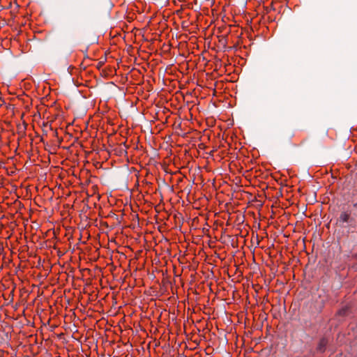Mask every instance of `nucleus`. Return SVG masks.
<instances>
[{
    "instance_id": "1",
    "label": "nucleus",
    "mask_w": 357,
    "mask_h": 357,
    "mask_svg": "<svg viewBox=\"0 0 357 357\" xmlns=\"http://www.w3.org/2000/svg\"><path fill=\"white\" fill-rule=\"evenodd\" d=\"M339 220L342 223H349L351 222L352 218H351L349 213L347 212H343L340 214Z\"/></svg>"
},
{
    "instance_id": "2",
    "label": "nucleus",
    "mask_w": 357,
    "mask_h": 357,
    "mask_svg": "<svg viewBox=\"0 0 357 357\" xmlns=\"http://www.w3.org/2000/svg\"><path fill=\"white\" fill-rule=\"evenodd\" d=\"M326 344L327 342L326 341V340L322 339L319 344L318 349L321 352L324 351L325 349V347L326 346Z\"/></svg>"
},
{
    "instance_id": "3",
    "label": "nucleus",
    "mask_w": 357,
    "mask_h": 357,
    "mask_svg": "<svg viewBox=\"0 0 357 357\" xmlns=\"http://www.w3.org/2000/svg\"><path fill=\"white\" fill-rule=\"evenodd\" d=\"M354 206L355 207H356V206H357V202L354 203Z\"/></svg>"
}]
</instances>
